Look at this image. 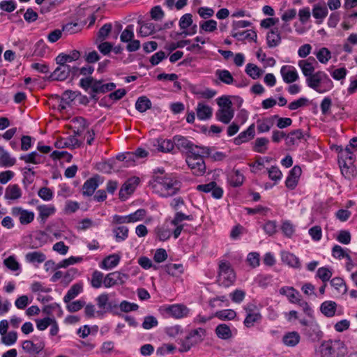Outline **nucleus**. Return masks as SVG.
Returning a JSON list of instances; mask_svg holds the SVG:
<instances>
[{
  "instance_id": "1",
  "label": "nucleus",
  "mask_w": 357,
  "mask_h": 357,
  "mask_svg": "<svg viewBox=\"0 0 357 357\" xmlns=\"http://www.w3.org/2000/svg\"><path fill=\"white\" fill-rule=\"evenodd\" d=\"M149 185L153 192L162 197L176 195L182 188L181 181L174 174L153 175Z\"/></svg>"
},
{
  "instance_id": "2",
  "label": "nucleus",
  "mask_w": 357,
  "mask_h": 357,
  "mask_svg": "<svg viewBox=\"0 0 357 357\" xmlns=\"http://www.w3.org/2000/svg\"><path fill=\"white\" fill-rule=\"evenodd\" d=\"M105 91H84L86 94L81 93L79 91H65L61 96L59 95H52L60 100L58 105L59 110L66 109L67 105H86L90 102L95 104L98 99L97 96L98 92L104 93Z\"/></svg>"
},
{
  "instance_id": "3",
  "label": "nucleus",
  "mask_w": 357,
  "mask_h": 357,
  "mask_svg": "<svg viewBox=\"0 0 357 357\" xmlns=\"http://www.w3.org/2000/svg\"><path fill=\"white\" fill-rule=\"evenodd\" d=\"M319 352L322 357H343L347 353V348L340 340H328L321 344Z\"/></svg>"
},
{
  "instance_id": "4",
  "label": "nucleus",
  "mask_w": 357,
  "mask_h": 357,
  "mask_svg": "<svg viewBox=\"0 0 357 357\" xmlns=\"http://www.w3.org/2000/svg\"><path fill=\"white\" fill-rule=\"evenodd\" d=\"M205 336L206 331L202 328L192 330L183 340H180L179 351L181 352L189 351L192 347L202 342Z\"/></svg>"
},
{
  "instance_id": "5",
  "label": "nucleus",
  "mask_w": 357,
  "mask_h": 357,
  "mask_svg": "<svg viewBox=\"0 0 357 357\" xmlns=\"http://www.w3.org/2000/svg\"><path fill=\"white\" fill-rule=\"evenodd\" d=\"M218 281L225 287L231 286L236 280V275L231 264L227 261H220L218 267Z\"/></svg>"
},
{
  "instance_id": "6",
  "label": "nucleus",
  "mask_w": 357,
  "mask_h": 357,
  "mask_svg": "<svg viewBox=\"0 0 357 357\" xmlns=\"http://www.w3.org/2000/svg\"><path fill=\"white\" fill-rule=\"evenodd\" d=\"M79 85L83 89H114L116 87L114 83H105L102 79L97 80L92 77L82 78Z\"/></svg>"
},
{
  "instance_id": "7",
  "label": "nucleus",
  "mask_w": 357,
  "mask_h": 357,
  "mask_svg": "<svg viewBox=\"0 0 357 357\" xmlns=\"http://www.w3.org/2000/svg\"><path fill=\"white\" fill-rule=\"evenodd\" d=\"M128 275L119 271L108 273L103 280V284L106 288H109L117 284H123Z\"/></svg>"
},
{
  "instance_id": "8",
  "label": "nucleus",
  "mask_w": 357,
  "mask_h": 357,
  "mask_svg": "<svg viewBox=\"0 0 357 357\" xmlns=\"http://www.w3.org/2000/svg\"><path fill=\"white\" fill-rule=\"evenodd\" d=\"M186 162L191 169L192 174L195 176H202L206 172V164L204 158H192V157L186 158Z\"/></svg>"
},
{
  "instance_id": "9",
  "label": "nucleus",
  "mask_w": 357,
  "mask_h": 357,
  "mask_svg": "<svg viewBox=\"0 0 357 357\" xmlns=\"http://www.w3.org/2000/svg\"><path fill=\"white\" fill-rule=\"evenodd\" d=\"M196 189L199 192L205 193L211 192L212 197L215 199H220L223 195L222 188L218 186L215 181H211L206 184L198 185Z\"/></svg>"
},
{
  "instance_id": "10",
  "label": "nucleus",
  "mask_w": 357,
  "mask_h": 357,
  "mask_svg": "<svg viewBox=\"0 0 357 357\" xmlns=\"http://www.w3.org/2000/svg\"><path fill=\"white\" fill-rule=\"evenodd\" d=\"M11 214L15 217H18L20 222L22 225H28L31 223L35 217L32 211L23 209L22 207L15 206L11 210Z\"/></svg>"
},
{
  "instance_id": "11",
  "label": "nucleus",
  "mask_w": 357,
  "mask_h": 357,
  "mask_svg": "<svg viewBox=\"0 0 357 357\" xmlns=\"http://www.w3.org/2000/svg\"><path fill=\"white\" fill-rule=\"evenodd\" d=\"M59 66L47 77L49 81H63L69 76L71 67L69 65L59 64Z\"/></svg>"
},
{
  "instance_id": "12",
  "label": "nucleus",
  "mask_w": 357,
  "mask_h": 357,
  "mask_svg": "<svg viewBox=\"0 0 357 357\" xmlns=\"http://www.w3.org/2000/svg\"><path fill=\"white\" fill-rule=\"evenodd\" d=\"M166 313L176 319H181L186 317L189 313V309L182 304H174L165 307Z\"/></svg>"
},
{
  "instance_id": "13",
  "label": "nucleus",
  "mask_w": 357,
  "mask_h": 357,
  "mask_svg": "<svg viewBox=\"0 0 357 357\" xmlns=\"http://www.w3.org/2000/svg\"><path fill=\"white\" fill-rule=\"evenodd\" d=\"M101 177L96 174L94 176L86 180L82 186V194L84 196H91L95 190L98 188L100 181Z\"/></svg>"
},
{
  "instance_id": "14",
  "label": "nucleus",
  "mask_w": 357,
  "mask_h": 357,
  "mask_svg": "<svg viewBox=\"0 0 357 357\" xmlns=\"http://www.w3.org/2000/svg\"><path fill=\"white\" fill-rule=\"evenodd\" d=\"M192 15L190 13H186L183 15L179 20V26L181 29L184 30L181 33H176L177 36H187V35H193L197 31V25H194L192 28V31L190 32L185 31L188 27H190L192 24Z\"/></svg>"
},
{
  "instance_id": "15",
  "label": "nucleus",
  "mask_w": 357,
  "mask_h": 357,
  "mask_svg": "<svg viewBox=\"0 0 357 357\" xmlns=\"http://www.w3.org/2000/svg\"><path fill=\"white\" fill-rule=\"evenodd\" d=\"M280 73L284 82L287 84L293 83L298 79L297 70L293 66H282Z\"/></svg>"
},
{
  "instance_id": "16",
  "label": "nucleus",
  "mask_w": 357,
  "mask_h": 357,
  "mask_svg": "<svg viewBox=\"0 0 357 357\" xmlns=\"http://www.w3.org/2000/svg\"><path fill=\"white\" fill-rule=\"evenodd\" d=\"M301 168L296 165L289 172V175L285 181L286 187L293 190L298 185V179L301 175Z\"/></svg>"
},
{
  "instance_id": "17",
  "label": "nucleus",
  "mask_w": 357,
  "mask_h": 357,
  "mask_svg": "<svg viewBox=\"0 0 357 357\" xmlns=\"http://www.w3.org/2000/svg\"><path fill=\"white\" fill-rule=\"evenodd\" d=\"M255 136V123H252L245 130L241 132L236 137H235L234 142L236 145H240L252 139Z\"/></svg>"
},
{
  "instance_id": "18",
  "label": "nucleus",
  "mask_w": 357,
  "mask_h": 357,
  "mask_svg": "<svg viewBox=\"0 0 357 357\" xmlns=\"http://www.w3.org/2000/svg\"><path fill=\"white\" fill-rule=\"evenodd\" d=\"M312 13V16L317 20V23L321 24L328 15V8L324 3H316L313 6Z\"/></svg>"
},
{
  "instance_id": "19",
  "label": "nucleus",
  "mask_w": 357,
  "mask_h": 357,
  "mask_svg": "<svg viewBox=\"0 0 357 357\" xmlns=\"http://www.w3.org/2000/svg\"><path fill=\"white\" fill-rule=\"evenodd\" d=\"M305 333L313 342L319 340L323 336V333L320 330L319 325L314 321H312L310 324H309L308 328H305Z\"/></svg>"
},
{
  "instance_id": "20",
  "label": "nucleus",
  "mask_w": 357,
  "mask_h": 357,
  "mask_svg": "<svg viewBox=\"0 0 357 357\" xmlns=\"http://www.w3.org/2000/svg\"><path fill=\"white\" fill-rule=\"evenodd\" d=\"M23 350L29 354H38L43 350L45 343L42 341L34 344L31 340H24L22 344Z\"/></svg>"
},
{
  "instance_id": "21",
  "label": "nucleus",
  "mask_w": 357,
  "mask_h": 357,
  "mask_svg": "<svg viewBox=\"0 0 357 357\" xmlns=\"http://www.w3.org/2000/svg\"><path fill=\"white\" fill-rule=\"evenodd\" d=\"M244 180L243 174L238 169H233L227 174V181L234 188L242 185Z\"/></svg>"
},
{
  "instance_id": "22",
  "label": "nucleus",
  "mask_w": 357,
  "mask_h": 357,
  "mask_svg": "<svg viewBox=\"0 0 357 357\" xmlns=\"http://www.w3.org/2000/svg\"><path fill=\"white\" fill-rule=\"evenodd\" d=\"M323 79H326V73L323 71H317L306 77V82L310 88L315 89L321 84Z\"/></svg>"
},
{
  "instance_id": "23",
  "label": "nucleus",
  "mask_w": 357,
  "mask_h": 357,
  "mask_svg": "<svg viewBox=\"0 0 357 357\" xmlns=\"http://www.w3.org/2000/svg\"><path fill=\"white\" fill-rule=\"evenodd\" d=\"M187 157H192V158H198L210 155V149L204 146H199L193 144L192 147L187 152Z\"/></svg>"
},
{
  "instance_id": "24",
  "label": "nucleus",
  "mask_w": 357,
  "mask_h": 357,
  "mask_svg": "<svg viewBox=\"0 0 357 357\" xmlns=\"http://www.w3.org/2000/svg\"><path fill=\"white\" fill-rule=\"evenodd\" d=\"M234 115V111L229 107L220 108L215 113L217 120L225 124H228L233 119Z\"/></svg>"
},
{
  "instance_id": "25",
  "label": "nucleus",
  "mask_w": 357,
  "mask_h": 357,
  "mask_svg": "<svg viewBox=\"0 0 357 357\" xmlns=\"http://www.w3.org/2000/svg\"><path fill=\"white\" fill-rule=\"evenodd\" d=\"M231 36L239 41L244 40L257 41V35L254 30H246L243 31H231Z\"/></svg>"
},
{
  "instance_id": "26",
  "label": "nucleus",
  "mask_w": 357,
  "mask_h": 357,
  "mask_svg": "<svg viewBox=\"0 0 357 357\" xmlns=\"http://www.w3.org/2000/svg\"><path fill=\"white\" fill-rule=\"evenodd\" d=\"M83 291V284L77 282L71 286L63 297L64 303H69Z\"/></svg>"
},
{
  "instance_id": "27",
  "label": "nucleus",
  "mask_w": 357,
  "mask_h": 357,
  "mask_svg": "<svg viewBox=\"0 0 357 357\" xmlns=\"http://www.w3.org/2000/svg\"><path fill=\"white\" fill-rule=\"evenodd\" d=\"M153 146L156 147L158 151L167 153L171 151L175 145L174 139L172 141L170 139H157L154 140Z\"/></svg>"
},
{
  "instance_id": "28",
  "label": "nucleus",
  "mask_w": 357,
  "mask_h": 357,
  "mask_svg": "<svg viewBox=\"0 0 357 357\" xmlns=\"http://www.w3.org/2000/svg\"><path fill=\"white\" fill-rule=\"evenodd\" d=\"M267 45L270 48L275 47L281 43L280 33L278 28H274L266 36Z\"/></svg>"
},
{
  "instance_id": "29",
  "label": "nucleus",
  "mask_w": 357,
  "mask_h": 357,
  "mask_svg": "<svg viewBox=\"0 0 357 357\" xmlns=\"http://www.w3.org/2000/svg\"><path fill=\"white\" fill-rule=\"evenodd\" d=\"M121 259V257L117 254H112L106 257L101 262L100 266L105 270H109L116 266Z\"/></svg>"
},
{
  "instance_id": "30",
  "label": "nucleus",
  "mask_w": 357,
  "mask_h": 357,
  "mask_svg": "<svg viewBox=\"0 0 357 357\" xmlns=\"http://www.w3.org/2000/svg\"><path fill=\"white\" fill-rule=\"evenodd\" d=\"M80 56V53L77 50H73L70 54H66L64 53L59 54L56 58L57 64L66 65V62H72L77 61Z\"/></svg>"
},
{
  "instance_id": "31",
  "label": "nucleus",
  "mask_w": 357,
  "mask_h": 357,
  "mask_svg": "<svg viewBox=\"0 0 357 357\" xmlns=\"http://www.w3.org/2000/svg\"><path fill=\"white\" fill-rule=\"evenodd\" d=\"M174 145L181 151L188 152L194 144L191 141L181 135H175L174 137Z\"/></svg>"
},
{
  "instance_id": "32",
  "label": "nucleus",
  "mask_w": 357,
  "mask_h": 357,
  "mask_svg": "<svg viewBox=\"0 0 357 357\" xmlns=\"http://www.w3.org/2000/svg\"><path fill=\"white\" fill-rule=\"evenodd\" d=\"M337 303L333 301H326L323 302L320 306V310L327 317H332L335 315Z\"/></svg>"
},
{
  "instance_id": "33",
  "label": "nucleus",
  "mask_w": 357,
  "mask_h": 357,
  "mask_svg": "<svg viewBox=\"0 0 357 357\" xmlns=\"http://www.w3.org/2000/svg\"><path fill=\"white\" fill-rule=\"evenodd\" d=\"M305 135L302 130L296 129L290 132L286 137V144L288 146L295 145L301 139H304Z\"/></svg>"
},
{
  "instance_id": "34",
  "label": "nucleus",
  "mask_w": 357,
  "mask_h": 357,
  "mask_svg": "<svg viewBox=\"0 0 357 357\" xmlns=\"http://www.w3.org/2000/svg\"><path fill=\"white\" fill-rule=\"evenodd\" d=\"M300 335L296 331L288 332L282 337L283 343L287 347H295L300 342Z\"/></svg>"
},
{
  "instance_id": "35",
  "label": "nucleus",
  "mask_w": 357,
  "mask_h": 357,
  "mask_svg": "<svg viewBox=\"0 0 357 357\" xmlns=\"http://www.w3.org/2000/svg\"><path fill=\"white\" fill-rule=\"evenodd\" d=\"M282 261L294 268H299L301 266L299 259L294 254L289 252H281Z\"/></svg>"
},
{
  "instance_id": "36",
  "label": "nucleus",
  "mask_w": 357,
  "mask_h": 357,
  "mask_svg": "<svg viewBox=\"0 0 357 357\" xmlns=\"http://www.w3.org/2000/svg\"><path fill=\"white\" fill-rule=\"evenodd\" d=\"M280 293L287 296L291 303H298V301L301 300L299 292L296 291L294 287H282L280 289Z\"/></svg>"
},
{
  "instance_id": "37",
  "label": "nucleus",
  "mask_w": 357,
  "mask_h": 357,
  "mask_svg": "<svg viewBox=\"0 0 357 357\" xmlns=\"http://www.w3.org/2000/svg\"><path fill=\"white\" fill-rule=\"evenodd\" d=\"M354 155L351 149L347 146L344 149H342L339 153V161L340 160L342 164L346 165H353Z\"/></svg>"
},
{
  "instance_id": "38",
  "label": "nucleus",
  "mask_w": 357,
  "mask_h": 357,
  "mask_svg": "<svg viewBox=\"0 0 357 357\" xmlns=\"http://www.w3.org/2000/svg\"><path fill=\"white\" fill-rule=\"evenodd\" d=\"M97 305L99 308L104 310L105 312L112 310L113 307H116V305H113L112 302H109V296L107 294H102L96 298Z\"/></svg>"
},
{
  "instance_id": "39",
  "label": "nucleus",
  "mask_w": 357,
  "mask_h": 357,
  "mask_svg": "<svg viewBox=\"0 0 357 357\" xmlns=\"http://www.w3.org/2000/svg\"><path fill=\"white\" fill-rule=\"evenodd\" d=\"M22 196V190L17 184L10 185L7 187L5 192V199H17Z\"/></svg>"
},
{
  "instance_id": "40",
  "label": "nucleus",
  "mask_w": 357,
  "mask_h": 357,
  "mask_svg": "<svg viewBox=\"0 0 357 357\" xmlns=\"http://www.w3.org/2000/svg\"><path fill=\"white\" fill-rule=\"evenodd\" d=\"M197 116L200 120L209 119L212 116V109L202 102H199L197 107Z\"/></svg>"
},
{
  "instance_id": "41",
  "label": "nucleus",
  "mask_w": 357,
  "mask_h": 357,
  "mask_svg": "<svg viewBox=\"0 0 357 357\" xmlns=\"http://www.w3.org/2000/svg\"><path fill=\"white\" fill-rule=\"evenodd\" d=\"M215 332L216 335L222 340H228L232 336L230 327L225 324H222L217 326Z\"/></svg>"
},
{
  "instance_id": "42",
  "label": "nucleus",
  "mask_w": 357,
  "mask_h": 357,
  "mask_svg": "<svg viewBox=\"0 0 357 357\" xmlns=\"http://www.w3.org/2000/svg\"><path fill=\"white\" fill-rule=\"evenodd\" d=\"M129 229L126 226H118L112 229L116 242L124 241L128 237Z\"/></svg>"
},
{
  "instance_id": "43",
  "label": "nucleus",
  "mask_w": 357,
  "mask_h": 357,
  "mask_svg": "<svg viewBox=\"0 0 357 357\" xmlns=\"http://www.w3.org/2000/svg\"><path fill=\"white\" fill-rule=\"evenodd\" d=\"M39 212V218L45 222L46 220L55 213V208L53 206L40 205L37 207Z\"/></svg>"
},
{
  "instance_id": "44",
  "label": "nucleus",
  "mask_w": 357,
  "mask_h": 357,
  "mask_svg": "<svg viewBox=\"0 0 357 357\" xmlns=\"http://www.w3.org/2000/svg\"><path fill=\"white\" fill-rule=\"evenodd\" d=\"M25 259L29 263H43L46 259V256L44 253L39 251L30 252L26 254Z\"/></svg>"
},
{
  "instance_id": "45",
  "label": "nucleus",
  "mask_w": 357,
  "mask_h": 357,
  "mask_svg": "<svg viewBox=\"0 0 357 357\" xmlns=\"http://www.w3.org/2000/svg\"><path fill=\"white\" fill-rule=\"evenodd\" d=\"M273 121L271 118L258 119L257 121V130L259 133L268 132L273 126Z\"/></svg>"
},
{
  "instance_id": "46",
  "label": "nucleus",
  "mask_w": 357,
  "mask_h": 357,
  "mask_svg": "<svg viewBox=\"0 0 357 357\" xmlns=\"http://www.w3.org/2000/svg\"><path fill=\"white\" fill-rule=\"evenodd\" d=\"M140 30L139 33L141 36L145 37L151 35L155 32V26L152 22H140Z\"/></svg>"
},
{
  "instance_id": "47",
  "label": "nucleus",
  "mask_w": 357,
  "mask_h": 357,
  "mask_svg": "<svg viewBox=\"0 0 357 357\" xmlns=\"http://www.w3.org/2000/svg\"><path fill=\"white\" fill-rule=\"evenodd\" d=\"M21 160L24 161L26 163L40 164L42 161V156L38 154L36 151H33L26 155H22L20 157Z\"/></svg>"
},
{
  "instance_id": "48",
  "label": "nucleus",
  "mask_w": 357,
  "mask_h": 357,
  "mask_svg": "<svg viewBox=\"0 0 357 357\" xmlns=\"http://www.w3.org/2000/svg\"><path fill=\"white\" fill-rule=\"evenodd\" d=\"M245 73L255 79L259 78L264 73V70L253 63H248L245 67Z\"/></svg>"
},
{
  "instance_id": "49",
  "label": "nucleus",
  "mask_w": 357,
  "mask_h": 357,
  "mask_svg": "<svg viewBox=\"0 0 357 357\" xmlns=\"http://www.w3.org/2000/svg\"><path fill=\"white\" fill-rule=\"evenodd\" d=\"M269 141L266 137L257 138L253 146V151L257 153H264L267 150V144Z\"/></svg>"
},
{
  "instance_id": "50",
  "label": "nucleus",
  "mask_w": 357,
  "mask_h": 357,
  "mask_svg": "<svg viewBox=\"0 0 357 357\" xmlns=\"http://www.w3.org/2000/svg\"><path fill=\"white\" fill-rule=\"evenodd\" d=\"M151 107V102L146 96L139 97L135 103V108L139 112H144Z\"/></svg>"
},
{
  "instance_id": "51",
  "label": "nucleus",
  "mask_w": 357,
  "mask_h": 357,
  "mask_svg": "<svg viewBox=\"0 0 357 357\" xmlns=\"http://www.w3.org/2000/svg\"><path fill=\"white\" fill-rule=\"evenodd\" d=\"M16 162L15 158L10 156L9 153L4 151L0 154V166L3 167H12Z\"/></svg>"
},
{
  "instance_id": "52",
  "label": "nucleus",
  "mask_w": 357,
  "mask_h": 357,
  "mask_svg": "<svg viewBox=\"0 0 357 357\" xmlns=\"http://www.w3.org/2000/svg\"><path fill=\"white\" fill-rule=\"evenodd\" d=\"M165 272L172 276H176L183 272V267L181 264H169L165 266Z\"/></svg>"
},
{
  "instance_id": "53",
  "label": "nucleus",
  "mask_w": 357,
  "mask_h": 357,
  "mask_svg": "<svg viewBox=\"0 0 357 357\" xmlns=\"http://www.w3.org/2000/svg\"><path fill=\"white\" fill-rule=\"evenodd\" d=\"M78 275V271L72 268L68 269L63 275V278L61 280V284L66 287L68 286Z\"/></svg>"
},
{
  "instance_id": "54",
  "label": "nucleus",
  "mask_w": 357,
  "mask_h": 357,
  "mask_svg": "<svg viewBox=\"0 0 357 357\" xmlns=\"http://www.w3.org/2000/svg\"><path fill=\"white\" fill-rule=\"evenodd\" d=\"M116 159L119 161L124 162L126 167L132 166L135 162V155L132 153H126L119 154L116 156Z\"/></svg>"
},
{
  "instance_id": "55",
  "label": "nucleus",
  "mask_w": 357,
  "mask_h": 357,
  "mask_svg": "<svg viewBox=\"0 0 357 357\" xmlns=\"http://www.w3.org/2000/svg\"><path fill=\"white\" fill-rule=\"evenodd\" d=\"M82 261H83L82 257L71 256L68 259L61 260L60 262H59L57 264V266H58V268H66L70 265H73L75 264L79 263Z\"/></svg>"
},
{
  "instance_id": "56",
  "label": "nucleus",
  "mask_w": 357,
  "mask_h": 357,
  "mask_svg": "<svg viewBox=\"0 0 357 357\" xmlns=\"http://www.w3.org/2000/svg\"><path fill=\"white\" fill-rule=\"evenodd\" d=\"M104 275L99 271H95L91 276V284L93 288L98 289L103 283Z\"/></svg>"
},
{
  "instance_id": "57",
  "label": "nucleus",
  "mask_w": 357,
  "mask_h": 357,
  "mask_svg": "<svg viewBox=\"0 0 357 357\" xmlns=\"http://www.w3.org/2000/svg\"><path fill=\"white\" fill-rule=\"evenodd\" d=\"M112 29V24H105L98 31L97 33V40L102 42L106 39L108 35L110 33Z\"/></svg>"
},
{
  "instance_id": "58",
  "label": "nucleus",
  "mask_w": 357,
  "mask_h": 357,
  "mask_svg": "<svg viewBox=\"0 0 357 357\" xmlns=\"http://www.w3.org/2000/svg\"><path fill=\"white\" fill-rule=\"evenodd\" d=\"M65 303L66 304V309L69 312H78L85 305V301L83 300L70 301L69 303Z\"/></svg>"
},
{
  "instance_id": "59",
  "label": "nucleus",
  "mask_w": 357,
  "mask_h": 357,
  "mask_svg": "<svg viewBox=\"0 0 357 357\" xmlns=\"http://www.w3.org/2000/svg\"><path fill=\"white\" fill-rule=\"evenodd\" d=\"M340 167L341 169V172L342 175L345 178L350 179L351 178L354 176L356 174V169L353 165H346V164H342V162L340 160Z\"/></svg>"
},
{
  "instance_id": "60",
  "label": "nucleus",
  "mask_w": 357,
  "mask_h": 357,
  "mask_svg": "<svg viewBox=\"0 0 357 357\" xmlns=\"http://www.w3.org/2000/svg\"><path fill=\"white\" fill-rule=\"evenodd\" d=\"M319 61L321 63H326L331 58V53L326 47L321 48L316 54Z\"/></svg>"
},
{
  "instance_id": "61",
  "label": "nucleus",
  "mask_w": 357,
  "mask_h": 357,
  "mask_svg": "<svg viewBox=\"0 0 357 357\" xmlns=\"http://www.w3.org/2000/svg\"><path fill=\"white\" fill-rule=\"evenodd\" d=\"M298 66L301 69V71L305 77H309V75L314 73L315 69L314 66L309 63L307 61H299Z\"/></svg>"
},
{
  "instance_id": "62",
  "label": "nucleus",
  "mask_w": 357,
  "mask_h": 357,
  "mask_svg": "<svg viewBox=\"0 0 357 357\" xmlns=\"http://www.w3.org/2000/svg\"><path fill=\"white\" fill-rule=\"evenodd\" d=\"M199 28L206 32H213L217 29V22L214 20L202 21L199 23Z\"/></svg>"
},
{
  "instance_id": "63",
  "label": "nucleus",
  "mask_w": 357,
  "mask_h": 357,
  "mask_svg": "<svg viewBox=\"0 0 357 357\" xmlns=\"http://www.w3.org/2000/svg\"><path fill=\"white\" fill-rule=\"evenodd\" d=\"M261 319V315L260 313H249L247 314L243 324L246 327L250 328L254 326L255 323L257 322Z\"/></svg>"
},
{
  "instance_id": "64",
  "label": "nucleus",
  "mask_w": 357,
  "mask_h": 357,
  "mask_svg": "<svg viewBox=\"0 0 357 357\" xmlns=\"http://www.w3.org/2000/svg\"><path fill=\"white\" fill-rule=\"evenodd\" d=\"M332 276L331 271L327 267H321L317 270V277L325 283L330 280Z\"/></svg>"
}]
</instances>
